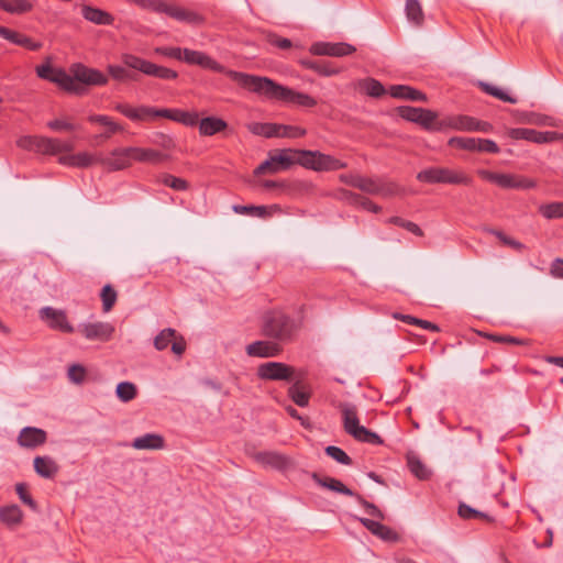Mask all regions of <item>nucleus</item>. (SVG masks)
Masks as SVG:
<instances>
[{
	"mask_svg": "<svg viewBox=\"0 0 563 563\" xmlns=\"http://www.w3.org/2000/svg\"><path fill=\"white\" fill-rule=\"evenodd\" d=\"M509 136L514 140H526L537 144L550 143L561 139V134L554 131L542 132L526 128L511 129Z\"/></svg>",
	"mask_w": 563,
	"mask_h": 563,
	"instance_id": "nucleus-14",
	"label": "nucleus"
},
{
	"mask_svg": "<svg viewBox=\"0 0 563 563\" xmlns=\"http://www.w3.org/2000/svg\"><path fill=\"white\" fill-rule=\"evenodd\" d=\"M101 155H93L88 152L75 154V167L86 168L93 164H99Z\"/></svg>",
	"mask_w": 563,
	"mask_h": 563,
	"instance_id": "nucleus-55",
	"label": "nucleus"
},
{
	"mask_svg": "<svg viewBox=\"0 0 563 563\" xmlns=\"http://www.w3.org/2000/svg\"><path fill=\"white\" fill-rule=\"evenodd\" d=\"M283 352L278 341H255L246 346V353L253 357H276Z\"/></svg>",
	"mask_w": 563,
	"mask_h": 563,
	"instance_id": "nucleus-19",
	"label": "nucleus"
},
{
	"mask_svg": "<svg viewBox=\"0 0 563 563\" xmlns=\"http://www.w3.org/2000/svg\"><path fill=\"white\" fill-rule=\"evenodd\" d=\"M499 151L495 141L475 137V152L497 154Z\"/></svg>",
	"mask_w": 563,
	"mask_h": 563,
	"instance_id": "nucleus-58",
	"label": "nucleus"
},
{
	"mask_svg": "<svg viewBox=\"0 0 563 563\" xmlns=\"http://www.w3.org/2000/svg\"><path fill=\"white\" fill-rule=\"evenodd\" d=\"M41 320L45 321L47 325L64 333H73L74 327L69 323L67 314L62 309H55L53 307H44L40 310Z\"/></svg>",
	"mask_w": 563,
	"mask_h": 563,
	"instance_id": "nucleus-12",
	"label": "nucleus"
},
{
	"mask_svg": "<svg viewBox=\"0 0 563 563\" xmlns=\"http://www.w3.org/2000/svg\"><path fill=\"white\" fill-rule=\"evenodd\" d=\"M131 152L133 155V162L137 163H148L157 165L168 159V156L166 154L154 148L131 146Z\"/></svg>",
	"mask_w": 563,
	"mask_h": 563,
	"instance_id": "nucleus-23",
	"label": "nucleus"
},
{
	"mask_svg": "<svg viewBox=\"0 0 563 563\" xmlns=\"http://www.w3.org/2000/svg\"><path fill=\"white\" fill-rule=\"evenodd\" d=\"M324 452L328 456L335 460L338 463L343 465H351L352 459L343 451L341 448L335 445H328L324 449Z\"/></svg>",
	"mask_w": 563,
	"mask_h": 563,
	"instance_id": "nucleus-51",
	"label": "nucleus"
},
{
	"mask_svg": "<svg viewBox=\"0 0 563 563\" xmlns=\"http://www.w3.org/2000/svg\"><path fill=\"white\" fill-rule=\"evenodd\" d=\"M417 180L429 185H465L472 184V177L462 169H454L442 166H431L420 170Z\"/></svg>",
	"mask_w": 563,
	"mask_h": 563,
	"instance_id": "nucleus-5",
	"label": "nucleus"
},
{
	"mask_svg": "<svg viewBox=\"0 0 563 563\" xmlns=\"http://www.w3.org/2000/svg\"><path fill=\"white\" fill-rule=\"evenodd\" d=\"M78 331L87 340L107 342L112 338L114 333V327L109 322H88L80 324Z\"/></svg>",
	"mask_w": 563,
	"mask_h": 563,
	"instance_id": "nucleus-16",
	"label": "nucleus"
},
{
	"mask_svg": "<svg viewBox=\"0 0 563 563\" xmlns=\"http://www.w3.org/2000/svg\"><path fill=\"white\" fill-rule=\"evenodd\" d=\"M0 7L11 13H22L31 9V4L25 0H0Z\"/></svg>",
	"mask_w": 563,
	"mask_h": 563,
	"instance_id": "nucleus-45",
	"label": "nucleus"
},
{
	"mask_svg": "<svg viewBox=\"0 0 563 563\" xmlns=\"http://www.w3.org/2000/svg\"><path fill=\"white\" fill-rule=\"evenodd\" d=\"M114 109L133 122H153L161 118V109L144 104L133 107L129 103H118Z\"/></svg>",
	"mask_w": 563,
	"mask_h": 563,
	"instance_id": "nucleus-11",
	"label": "nucleus"
},
{
	"mask_svg": "<svg viewBox=\"0 0 563 563\" xmlns=\"http://www.w3.org/2000/svg\"><path fill=\"white\" fill-rule=\"evenodd\" d=\"M388 221L395 225L406 229L407 231L411 232L412 234H415L417 236L423 235V231L415 222L405 220L400 217H391Z\"/></svg>",
	"mask_w": 563,
	"mask_h": 563,
	"instance_id": "nucleus-59",
	"label": "nucleus"
},
{
	"mask_svg": "<svg viewBox=\"0 0 563 563\" xmlns=\"http://www.w3.org/2000/svg\"><path fill=\"white\" fill-rule=\"evenodd\" d=\"M158 181L176 191H185L189 188V183L186 179L167 173L162 174Z\"/></svg>",
	"mask_w": 563,
	"mask_h": 563,
	"instance_id": "nucleus-40",
	"label": "nucleus"
},
{
	"mask_svg": "<svg viewBox=\"0 0 563 563\" xmlns=\"http://www.w3.org/2000/svg\"><path fill=\"white\" fill-rule=\"evenodd\" d=\"M15 492L23 504L27 505L32 510L37 509V504L29 494L27 487L24 483L16 484Z\"/></svg>",
	"mask_w": 563,
	"mask_h": 563,
	"instance_id": "nucleus-63",
	"label": "nucleus"
},
{
	"mask_svg": "<svg viewBox=\"0 0 563 563\" xmlns=\"http://www.w3.org/2000/svg\"><path fill=\"white\" fill-rule=\"evenodd\" d=\"M296 164L314 172L339 170L347 166L331 155L310 150H296Z\"/></svg>",
	"mask_w": 563,
	"mask_h": 563,
	"instance_id": "nucleus-6",
	"label": "nucleus"
},
{
	"mask_svg": "<svg viewBox=\"0 0 563 563\" xmlns=\"http://www.w3.org/2000/svg\"><path fill=\"white\" fill-rule=\"evenodd\" d=\"M115 393L120 400L128 402L136 397L137 390L133 383L121 382L118 384Z\"/></svg>",
	"mask_w": 563,
	"mask_h": 563,
	"instance_id": "nucleus-43",
	"label": "nucleus"
},
{
	"mask_svg": "<svg viewBox=\"0 0 563 563\" xmlns=\"http://www.w3.org/2000/svg\"><path fill=\"white\" fill-rule=\"evenodd\" d=\"M100 297L103 311L109 312L117 302L118 294L110 284H107L101 289Z\"/></svg>",
	"mask_w": 563,
	"mask_h": 563,
	"instance_id": "nucleus-42",
	"label": "nucleus"
},
{
	"mask_svg": "<svg viewBox=\"0 0 563 563\" xmlns=\"http://www.w3.org/2000/svg\"><path fill=\"white\" fill-rule=\"evenodd\" d=\"M457 515L462 519H465V520L482 519V520H486V521H493L490 516H488L487 514L482 512V511H479L477 509H474V508H472L471 506H468V505H466L464 503H461L459 505Z\"/></svg>",
	"mask_w": 563,
	"mask_h": 563,
	"instance_id": "nucleus-41",
	"label": "nucleus"
},
{
	"mask_svg": "<svg viewBox=\"0 0 563 563\" xmlns=\"http://www.w3.org/2000/svg\"><path fill=\"white\" fill-rule=\"evenodd\" d=\"M401 191L400 187L391 181H383L378 179L377 194L383 197H391Z\"/></svg>",
	"mask_w": 563,
	"mask_h": 563,
	"instance_id": "nucleus-60",
	"label": "nucleus"
},
{
	"mask_svg": "<svg viewBox=\"0 0 563 563\" xmlns=\"http://www.w3.org/2000/svg\"><path fill=\"white\" fill-rule=\"evenodd\" d=\"M255 462L263 467H271L277 471H286L292 466L290 457L275 451H262L252 454Z\"/></svg>",
	"mask_w": 563,
	"mask_h": 563,
	"instance_id": "nucleus-17",
	"label": "nucleus"
},
{
	"mask_svg": "<svg viewBox=\"0 0 563 563\" xmlns=\"http://www.w3.org/2000/svg\"><path fill=\"white\" fill-rule=\"evenodd\" d=\"M15 45L23 46L31 51H37L42 47V43L34 37H5Z\"/></svg>",
	"mask_w": 563,
	"mask_h": 563,
	"instance_id": "nucleus-64",
	"label": "nucleus"
},
{
	"mask_svg": "<svg viewBox=\"0 0 563 563\" xmlns=\"http://www.w3.org/2000/svg\"><path fill=\"white\" fill-rule=\"evenodd\" d=\"M408 467L410 472L420 481L429 479L431 476V471L418 456H408Z\"/></svg>",
	"mask_w": 563,
	"mask_h": 563,
	"instance_id": "nucleus-37",
	"label": "nucleus"
},
{
	"mask_svg": "<svg viewBox=\"0 0 563 563\" xmlns=\"http://www.w3.org/2000/svg\"><path fill=\"white\" fill-rule=\"evenodd\" d=\"M299 327V323L284 311L272 310L263 317L262 333L278 342H289Z\"/></svg>",
	"mask_w": 563,
	"mask_h": 563,
	"instance_id": "nucleus-4",
	"label": "nucleus"
},
{
	"mask_svg": "<svg viewBox=\"0 0 563 563\" xmlns=\"http://www.w3.org/2000/svg\"><path fill=\"white\" fill-rule=\"evenodd\" d=\"M389 93L393 98L396 99H406L422 102H426L428 100L427 95L424 92L407 85L390 86Z\"/></svg>",
	"mask_w": 563,
	"mask_h": 563,
	"instance_id": "nucleus-25",
	"label": "nucleus"
},
{
	"mask_svg": "<svg viewBox=\"0 0 563 563\" xmlns=\"http://www.w3.org/2000/svg\"><path fill=\"white\" fill-rule=\"evenodd\" d=\"M199 133L202 136H212L228 129V123L218 117H206L199 121Z\"/></svg>",
	"mask_w": 563,
	"mask_h": 563,
	"instance_id": "nucleus-27",
	"label": "nucleus"
},
{
	"mask_svg": "<svg viewBox=\"0 0 563 563\" xmlns=\"http://www.w3.org/2000/svg\"><path fill=\"white\" fill-rule=\"evenodd\" d=\"M521 122L528 123V124H536V125H553L552 118L543 114H539L536 112H527L525 113L521 119Z\"/></svg>",
	"mask_w": 563,
	"mask_h": 563,
	"instance_id": "nucleus-52",
	"label": "nucleus"
},
{
	"mask_svg": "<svg viewBox=\"0 0 563 563\" xmlns=\"http://www.w3.org/2000/svg\"><path fill=\"white\" fill-rule=\"evenodd\" d=\"M230 75L231 80L240 88L267 99L283 100L305 108H312L317 104L316 99L311 96L282 86L268 77L242 71L231 73Z\"/></svg>",
	"mask_w": 563,
	"mask_h": 563,
	"instance_id": "nucleus-1",
	"label": "nucleus"
},
{
	"mask_svg": "<svg viewBox=\"0 0 563 563\" xmlns=\"http://www.w3.org/2000/svg\"><path fill=\"white\" fill-rule=\"evenodd\" d=\"M341 195H342V199L347 201L350 205L358 206V207L363 208L364 210H368L374 213H378L382 210V208L379 206L374 203L368 198L361 196L358 194H355L353 191L342 190Z\"/></svg>",
	"mask_w": 563,
	"mask_h": 563,
	"instance_id": "nucleus-31",
	"label": "nucleus"
},
{
	"mask_svg": "<svg viewBox=\"0 0 563 563\" xmlns=\"http://www.w3.org/2000/svg\"><path fill=\"white\" fill-rule=\"evenodd\" d=\"M306 66L317 74L327 77L338 75L341 71L340 68L333 67L332 64L328 62H309L306 63Z\"/></svg>",
	"mask_w": 563,
	"mask_h": 563,
	"instance_id": "nucleus-44",
	"label": "nucleus"
},
{
	"mask_svg": "<svg viewBox=\"0 0 563 563\" xmlns=\"http://www.w3.org/2000/svg\"><path fill=\"white\" fill-rule=\"evenodd\" d=\"M36 74L40 78L58 85L67 92L75 95L82 92V89L73 81L70 75L60 68H53L49 64H44L36 67Z\"/></svg>",
	"mask_w": 563,
	"mask_h": 563,
	"instance_id": "nucleus-9",
	"label": "nucleus"
},
{
	"mask_svg": "<svg viewBox=\"0 0 563 563\" xmlns=\"http://www.w3.org/2000/svg\"><path fill=\"white\" fill-rule=\"evenodd\" d=\"M423 108H415L409 106H400L397 108V113L400 118L418 123L420 114L422 113Z\"/></svg>",
	"mask_w": 563,
	"mask_h": 563,
	"instance_id": "nucleus-54",
	"label": "nucleus"
},
{
	"mask_svg": "<svg viewBox=\"0 0 563 563\" xmlns=\"http://www.w3.org/2000/svg\"><path fill=\"white\" fill-rule=\"evenodd\" d=\"M16 441L21 448L35 449L47 441V433L41 428L25 427L21 429Z\"/></svg>",
	"mask_w": 563,
	"mask_h": 563,
	"instance_id": "nucleus-18",
	"label": "nucleus"
},
{
	"mask_svg": "<svg viewBox=\"0 0 563 563\" xmlns=\"http://www.w3.org/2000/svg\"><path fill=\"white\" fill-rule=\"evenodd\" d=\"M175 338V330L167 328L162 330L154 339V346L158 351L165 350Z\"/></svg>",
	"mask_w": 563,
	"mask_h": 563,
	"instance_id": "nucleus-50",
	"label": "nucleus"
},
{
	"mask_svg": "<svg viewBox=\"0 0 563 563\" xmlns=\"http://www.w3.org/2000/svg\"><path fill=\"white\" fill-rule=\"evenodd\" d=\"M454 120L455 131L475 132L476 118L465 114H456L454 115Z\"/></svg>",
	"mask_w": 563,
	"mask_h": 563,
	"instance_id": "nucleus-48",
	"label": "nucleus"
},
{
	"mask_svg": "<svg viewBox=\"0 0 563 563\" xmlns=\"http://www.w3.org/2000/svg\"><path fill=\"white\" fill-rule=\"evenodd\" d=\"M287 396L299 407H307L310 400V391L301 379L296 382L287 389Z\"/></svg>",
	"mask_w": 563,
	"mask_h": 563,
	"instance_id": "nucleus-30",
	"label": "nucleus"
},
{
	"mask_svg": "<svg viewBox=\"0 0 563 563\" xmlns=\"http://www.w3.org/2000/svg\"><path fill=\"white\" fill-rule=\"evenodd\" d=\"M45 154L56 155L59 153H68L74 150V143L69 141H62L59 139L46 137Z\"/></svg>",
	"mask_w": 563,
	"mask_h": 563,
	"instance_id": "nucleus-36",
	"label": "nucleus"
},
{
	"mask_svg": "<svg viewBox=\"0 0 563 563\" xmlns=\"http://www.w3.org/2000/svg\"><path fill=\"white\" fill-rule=\"evenodd\" d=\"M378 179L360 176L358 181L355 184V188L369 194H377Z\"/></svg>",
	"mask_w": 563,
	"mask_h": 563,
	"instance_id": "nucleus-61",
	"label": "nucleus"
},
{
	"mask_svg": "<svg viewBox=\"0 0 563 563\" xmlns=\"http://www.w3.org/2000/svg\"><path fill=\"white\" fill-rule=\"evenodd\" d=\"M479 86L483 91H485L486 93H488L501 101L509 102V103H517L516 98L509 96L507 92H505L504 90H501L498 87H495L487 82H481Z\"/></svg>",
	"mask_w": 563,
	"mask_h": 563,
	"instance_id": "nucleus-46",
	"label": "nucleus"
},
{
	"mask_svg": "<svg viewBox=\"0 0 563 563\" xmlns=\"http://www.w3.org/2000/svg\"><path fill=\"white\" fill-rule=\"evenodd\" d=\"M338 408L342 413L344 431L354 438L358 429L363 427L360 424L356 406L349 402H340Z\"/></svg>",
	"mask_w": 563,
	"mask_h": 563,
	"instance_id": "nucleus-20",
	"label": "nucleus"
},
{
	"mask_svg": "<svg viewBox=\"0 0 563 563\" xmlns=\"http://www.w3.org/2000/svg\"><path fill=\"white\" fill-rule=\"evenodd\" d=\"M495 184L506 189H531L536 187V181L532 179L499 173H497Z\"/></svg>",
	"mask_w": 563,
	"mask_h": 563,
	"instance_id": "nucleus-21",
	"label": "nucleus"
},
{
	"mask_svg": "<svg viewBox=\"0 0 563 563\" xmlns=\"http://www.w3.org/2000/svg\"><path fill=\"white\" fill-rule=\"evenodd\" d=\"M89 122L91 123H98L103 126H106V132L102 133L100 136L103 139H110L112 134L117 132H121L123 130V126L115 123L110 117L103 115V114H91L88 117Z\"/></svg>",
	"mask_w": 563,
	"mask_h": 563,
	"instance_id": "nucleus-33",
	"label": "nucleus"
},
{
	"mask_svg": "<svg viewBox=\"0 0 563 563\" xmlns=\"http://www.w3.org/2000/svg\"><path fill=\"white\" fill-rule=\"evenodd\" d=\"M120 65H109V75L118 81L136 80V75L132 70L140 71L143 75L154 77L162 80H175L178 78V73L172 68L157 65L147 59L141 58L134 54H122Z\"/></svg>",
	"mask_w": 563,
	"mask_h": 563,
	"instance_id": "nucleus-2",
	"label": "nucleus"
},
{
	"mask_svg": "<svg viewBox=\"0 0 563 563\" xmlns=\"http://www.w3.org/2000/svg\"><path fill=\"white\" fill-rule=\"evenodd\" d=\"M354 439L360 442L380 445L383 444V439L375 432L369 429L362 427L358 429L357 434L354 435Z\"/></svg>",
	"mask_w": 563,
	"mask_h": 563,
	"instance_id": "nucleus-47",
	"label": "nucleus"
},
{
	"mask_svg": "<svg viewBox=\"0 0 563 563\" xmlns=\"http://www.w3.org/2000/svg\"><path fill=\"white\" fill-rule=\"evenodd\" d=\"M252 132L255 134H262L266 137L280 136L279 124L275 123L255 124L252 128Z\"/></svg>",
	"mask_w": 563,
	"mask_h": 563,
	"instance_id": "nucleus-53",
	"label": "nucleus"
},
{
	"mask_svg": "<svg viewBox=\"0 0 563 563\" xmlns=\"http://www.w3.org/2000/svg\"><path fill=\"white\" fill-rule=\"evenodd\" d=\"M81 13L86 20L96 24H110L113 20L108 12L90 5H84Z\"/></svg>",
	"mask_w": 563,
	"mask_h": 563,
	"instance_id": "nucleus-34",
	"label": "nucleus"
},
{
	"mask_svg": "<svg viewBox=\"0 0 563 563\" xmlns=\"http://www.w3.org/2000/svg\"><path fill=\"white\" fill-rule=\"evenodd\" d=\"M154 53L169 59L184 62L188 65H196L203 69L223 74L230 79L231 73H238L236 70L228 69L211 56L200 51L174 46H158L154 48Z\"/></svg>",
	"mask_w": 563,
	"mask_h": 563,
	"instance_id": "nucleus-3",
	"label": "nucleus"
},
{
	"mask_svg": "<svg viewBox=\"0 0 563 563\" xmlns=\"http://www.w3.org/2000/svg\"><path fill=\"white\" fill-rule=\"evenodd\" d=\"M233 211L239 214H249L254 216L258 218H268L272 217L274 211H279L280 208L277 205L273 206H242V205H234L232 207Z\"/></svg>",
	"mask_w": 563,
	"mask_h": 563,
	"instance_id": "nucleus-29",
	"label": "nucleus"
},
{
	"mask_svg": "<svg viewBox=\"0 0 563 563\" xmlns=\"http://www.w3.org/2000/svg\"><path fill=\"white\" fill-rule=\"evenodd\" d=\"M360 521L368 531L384 541L396 542L399 540V536L396 531L379 521L368 518H360Z\"/></svg>",
	"mask_w": 563,
	"mask_h": 563,
	"instance_id": "nucleus-22",
	"label": "nucleus"
},
{
	"mask_svg": "<svg viewBox=\"0 0 563 563\" xmlns=\"http://www.w3.org/2000/svg\"><path fill=\"white\" fill-rule=\"evenodd\" d=\"M256 375L262 380H285L294 379L295 367L282 362H266L256 369Z\"/></svg>",
	"mask_w": 563,
	"mask_h": 563,
	"instance_id": "nucleus-10",
	"label": "nucleus"
},
{
	"mask_svg": "<svg viewBox=\"0 0 563 563\" xmlns=\"http://www.w3.org/2000/svg\"><path fill=\"white\" fill-rule=\"evenodd\" d=\"M539 213L548 220L561 219L563 218V201L541 205L539 207Z\"/></svg>",
	"mask_w": 563,
	"mask_h": 563,
	"instance_id": "nucleus-38",
	"label": "nucleus"
},
{
	"mask_svg": "<svg viewBox=\"0 0 563 563\" xmlns=\"http://www.w3.org/2000/svg\"><path fill=\"white\" fill-rule=\"evenodd\" d=\"M164 446V438L156 433H146L135 438L132 442V448L135 450H162Z\"/></svg>",
	"mask_w": 563,
	"mask_h": 563,
	"instance_id": "nucleus-28",
	"label": "nucleus"
},
{
	"mask_svg": "<svg viewBox=\"0 0 563 563\" xmlns=\"http://www.w3.org/2000/svg\"><path fill=\"white\" fill-rule=\"evenodd\" d=\"M70 78L86 93L85 86H104L108 84V77L98 69L87 67L82 64H73L69 68Z\"/></svg>",
	"mask_w": 563,
	"mask_h": 563,
	"instance_id": "nucleus-8",
	"label": "nucleus"
},
{
	"mask_svg": "<svg viewBox=\"0 0 563 563\" xmlns=\"http://www.w3.org/2000/svg\"><path fill=\"white\" fill-rule=\"evenodd\" d=\"M448 145L464 151L475 152V137L452 136L448 141Z\"/></svg>",
	"mask_w": 563,
	"mask_h": 563,
	"instance_id": "nucleus-49",
	"label": "nucleus"
},
{
	"mask_svg": "<svg viewBox=\"0 0 563 563\" xmlns=\"http://www.w3.org/2000/svg\"><path fill=\"white\" fill-rule=\"evenodd\" d=\"M355 51V46L345 42H317L310 47V53L319 56L343 57L353 54Z\"/></svg>",
	"mask_w": 563,
	"mask_h": 563,
	"instance_id": "nucleus-15",
	"label": "nucleus"
},
{
	"mask_svg": "<svg viewBox=\"0 0 563 563\" xmlns=\"http://www.w3.org/2000/svg\"><path fill=\"white\" fill-rule=\"evenodd\" d=\"M151 143L166 151L173 150L175 147L173 139L162 132L154 133L151 137Z\"/></svg>",
	"mask_w": 563,
	"mask_h": 563,
	"instance_id": "nucleus-62",
	"label": "nucleus"
},
{
	"mask_svg": "<svg viewBox=\"0 0 563 563\" xmlns=\"http://www.w3.org/2000/svg\"><path fill=\"white\" fill-rule=\"evenodd\" d=\"M354 86L360 92L372 98H380L386 93V89L382 82L372 77L358 79Z\"/></svg>",
	"mask_w": 563,
	"mask_h": 563,
	"instance_id": "nucleus-26",
	"label": "nucleus"
},
{
	"mask_svg": "<svg viewBox=\"0 0 563 563\" xmlns=\"http://www.w3.org/2000/svg\"><path fill=\"white\" fill-rule=\"evenodd\" d=\"M405 11L409 22L420 24L423 21V11L418 0H406Z\"/></svg>",
	"mask_w": 563,
	"mask_h": 563,
	"instance_id": "nucleus-39",
	"label": "nucleus"
},
{
	"mask_svg": "<svg viewBox=\"0 0 563 563\" xmlns=\"http://www.w3.org/2000/svg\"><path fill=\"white\" fill-rule=\"evenodd\" d=\"M133 155L131 147L114 148L109 156H101L99 164L104 166L110 172L122 170L132 165Z\"/></svg>",
	"mask_w": 563,
	"mask_h": 563,
	"instance_id": "nucleus-13",
	"label": "nucleus"
},
{
	"mask_svg": "<svg viewBox=\"0 0 563 563\" xmlns=\"http://www.w3.org/2000/svg\"><path fill=\"white\" fill-rule=\"evenodd\" d=\"M23 512L18 505H10L0 508V520L8 527H14L22 522Z\"/></svg>",
	"mask_w": 563,
	"mask_h": 563,
	"instance_id": "nucleus-32",
	"label": "nucleus"
},
{
	"mask_svg": "<svg viewBox=\"0 0 563 563\" xmlns=\"http://www.w3.org/2000/svg\"><path fill=\"white\" fill-rule=\"evenodd\" d=\"M35 472L44 478H54L59 472V465L51 456H36L33 461Z\"/></svg>",
	"mask_w": 563,
	"mask_h": 563,
	"instance_id": "nucleus-24",
	"label": "nucleus"
},
{
	"mask_svg": "<svg viewBox=\"0 0 563 563\" xmlns=\"http://www.w3.org/2000/svg\"><path fill=\"white\" fill-rule=\"evenodd\" d=\"M135 2L143 8L153 10L158 13H166L167 15L185 23H198L201 16L175 2H166L163 0H135Z\"/></svg>",
	"mask_w": 563,
	"mask_h": 563,
	"instance_id": "nucleus-7",
	"label": "nucleus"
},
{
	"mask_svg": "<svg viewBox=\"0 0 563 563\" xmlns=\"http://www.w3.org/2000/svg\"><path fill=\"white\" fill-rule=\"evenodd\" d=\"M356 500L364 507L366 514L378 520H384V512L373 503L367 501L362 495H355Z\"/></svg>",
	"mask_w": 563,
	"mask_h": 563,
	"instance_id": "nucleus-56",
	"label": "nucleus"
},
{
	"mask_svg": "<svg viewBox=\"0 0 563 563\" xmlns=\"http://www.w3.org/2000/svg\"><path fill=\"white\" fill-rule=\"evenodd\" d=\"M273 157L280 170H286L296 164V150H279L276 154L273 155Z\"/></svg>",
	"mask_w": 563,
	"mask_h": 563,
	"instance_id": "nucleus-35",
	"label": "nucleus"
},
{
	"mask_svg": "<svg viewBox=\"0 0 563 563\" xmlns=\"http://www.w3.org/2000/svg\"><path fill=\"white\" fill-rule=\"evenodd\" d=\"M437 117V112L429 109H423L417 124H419L427 131L433 132Z\"/></svg>",
	"mask_w": 563,
	"mask_h": 563,
	"instance_id": "nucleus-57",
	"label": "nucleus"
}]
</instances>
